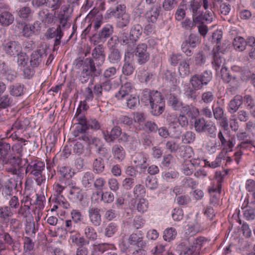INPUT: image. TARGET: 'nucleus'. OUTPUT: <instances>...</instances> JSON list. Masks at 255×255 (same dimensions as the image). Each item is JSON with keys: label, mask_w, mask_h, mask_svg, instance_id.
<instances>
[{"label": "nucleus", "mask_w": 255, "mask_h": 255, "mask_svg": "<svg viewBox=\"0 0 255 255\" xmlns=\"http://www.w3.org/2000/svg\"><path fill=\"white\" fill-rule=\"evenodd\" d=\"M0 162L5 166V170L8 172L17 176V179L19 180L23 179L24 168L19 166L21 159L19 157L8 155L6 157H2Z\"/></svg>", "instance_id": "nucleus-1"}, {"label": "nucleus", "mask_w": 255, "mask_h": 255, "mask_svg": "<svg viewBox=\"0 0 255 255\" xmlns=\"http://www.w3.org/2000/svg\"><path fill=\"white\" fill-rule=\"evenodd\" d=\"M204 241L203 237H199L188 246L184 242L180 243L177 247V250L181 255H198Z\"/></svg>", "instance_id": "nucleus-2"}, {"label": "nucleus", "mask_w": 255, "mask_h": 255, "mask_svg": "<svg viewBox=\"0 0 255 255\" xmlns=\"http://www.w3.org/2000/svg\"><path fill=\"white\" fill-rule=\"evenodd\" d=\"M194 127L196 131L198 133L206 132L213 138L216 136V127L215 124L211 121L206 120L204 118L195 119Z\"/></svg>", "instance_id": "nucleus-3"}, {"label": "nucleus", "mask_w": 255, "mask_h": 255, "mask_svg": "<svg viewBox=\"0 0 255 255\" xmlns=\"http://www.w3.org/2000/svg\"><path fill=\"white\" fill-rule=\"evenodd\" d=\"M211 79L210 74L207 72H205L201 75L195 74L193 75L190 82L194 90H191L189 92L187 91L186 96H191L194 94L195 90L201 89L204 84L207 85L211 80Z\"/></svg>", "instance_id": "nucleus-4"}, {"label": "nucleus", "mask_w": 255, "mask_h": 255, "mask_svg": "<svg viewBox=\"0 0 255 255\" xmlns=\"http://www.w3.org/2000/svg\"><path fill=\"white\" fill-rule=\"evenodd\" d=\"M142 104L147 105L150 104L151 109V114L154 116H159L163 112L164 108L162 105H158L157 104L159 103L161 104L163 100L162 97H141L139 99Z\"/></svg>", "instance_id": "nucleus-5"}, {"label": "nucleus", "mask_w": 255, "mask_h": 255, "mask_svg": "<svg viewBox=\"0 0 255 255\" xmlns=\"http://www.w3.org/2000/svg\"><path fill=\"white\" fill-rule=\"evenodd\" d=\"M81 74L84 79L81 78V80L83 82L88 80L90 77L96 76L100 74V72L97 71L93 60L87 59L83 66Z\"/></svg>", "instance_id": "nucleus-6"}, {"label": "nucleus", "mask_w": 255, "mask_h": 255, "mask_svg": "<svg viewBox=\"0 0 255 255\" xmlns=\"http://www.w3.org/2000/svg\"><path fill=\"white\" fill-rule=\"evenodd\" d=\"M147 157L143 152H136L132 156V160L136 168H139L141 172H144L147 168Z\"/></svg>", "instance_id": "nucleus-7"}, {"label": "nucleus", "mask_w": 255, "mask_h": 255, "mask_svg": "<svg viewBox=\"0 0 255 255\" xmlns=\"http://www.w3.org/2000/svg\"><path fill=\"white\" fill-rule=\"evenodd\" d=\"M45 168V164L41 161H32L28 164L25 169V174L29 173L36 177H40Z\"/></svg>", "instance_id": "nucleus-8"}, {"label": "nucleus", "mask_w": 255, "mask_h": 255, "mask_svg": "<svg viewBox=\"0 0 255 255\" xmlns=\"http://www.w3.org/2000/svg\"><path fill=\"white\" fill-rule=\"evenodd\" d=\"M201 3L197 0H191L190 2L189 9L192 13L193 22L196 24L197 21L201 20L202 11L201 10Z\"/></svg>", "instance_id": "nucleus-9"}, {"label": "nucleus", "mask_w": 255, "mask_h": 255, "mask_svg": "<svg viewBox=\"0 0 255 255\" xmlns=\"http://www.w3.org/2000/svg\"><path fill=\"white\" fill-rule=\"evenodd\" d=\"M135 55L138 57V62L139 64L145 63L149 58V55L147 52V46L144 43L138 45L136 48Z\"/></svg>", "instance_id": "nucleus-10"}, {"label": "nucleus", "mask_w": 255, "mask_h": 255, "mask_svg": "<svg viewBox=\"0 0 255 255\" xmlns=\"http://www.w3.org/2000/svg\"><path fill=\"white\" fill-rule=\"evenodd\" d=\"M100 209L97 207H90L88 209L89 220L94 226H99L102 223Z\"/></svg>", "instance_id": "nucleus-11"}, {"label": "nucleus", "mask_w": 255, "mask_h": 255, "mask_svg": "<svg viewBox=\"0 0 255 255\" xmlns=\"http://www.w3.org/2000/svg\"><path fill=\"white\" fill-rule=\"evenodd\" d=\"M5 52L10 55H17L21 50V46L16 41L5 42L2 45Z\"/></svg>", "instance_id": "nucleus-12"}, {"label": "nucleus", "mask_w": 255, "mask_h": 255, "mask_svg": "<svg viewBox=\"0 0 255 255\" xmlns=\"http://www.w3.org/2000/svg\"><path fill=\"white\" fill-rule=\"evenodd\" d=\"M1 239H3L5 244L11 247L13 252H20V244L19 241L13 239L8 233L5 232Z\"/></svg>", "instance_id": "nucleus-13"}, {"label": "nucleus", "mask_w": 255, "mask_h": 255, "mask_svg": "<svg viewBox=\"0 0 255 255\" xmlns=\"http://www.w3.org/2000/svg\"><path fill=\"white\" fill-rule=\"evenodd\" d=\"M78 123L73 131V135L75 137H78L80 134L86 132V131L89 128L88 122L85 117H79L78 118Z\"/></svg>", "instance_id": "nucleus-14"}, {"label": "nucleus", "mask_w": 255, "mask_h": 255, "mask_svg": "<svg viewBox=\"0 0 255 255\" xmlns=\"http://www.w3.org/2000/svg\"><path fill=\"white\" fill-rule=\"evenodd\" d=\"M121 133V129L119 127H115L113 128L110 133L108 131H103L104 139L108 142H113L118 138Z\"/></svg>", "instance_id": "nucleus-15"}, {"label": "nucleus", "mask_w": 255, "mask_h": 255, "mask_svg": "<svg viewBox=\"0 0 255 255\" xmlns=\"http://www.w3.org/2000/svg\"><path fill=\"white\" fill-rule=\"evenodd\" d=\"M45 56V50L43 49L34 51L31 55V65L33 67L38 66Z\"/></svg>", "instance_id": "nucleus-16"}, {"label": "nucleus", "mask_w": 255, "mask_h": 255, "mask_svg": "<svg viewBox=\"0 0 255 255\" xmlns=\"http://www.w3.org/2000/svg\"><path fill=\"white\" fill-rule=\"evenodd\" d=\"M223 32L220 30H217L212 35V43L215 45L218 51H222L224 43L222 40Z\"/></svg>", "instance_id": "nucleus-17"}, {"label": "nucleus", "mask_w": 255, "mask_h": 255, "mask_svg": "<svg viewBox=\"0 0 255 255\" xmlns=\"http://www.w3.org/2000/svg\"><path fill=\"white\" fill-rule=\"evenodd\" d=\"M46 36L50 38H55V46L59 44L60 43V40L63 36L60 25H58L56 29L53 28L49 29L47 31Z\"/></svg>", "instance_id": "nucleus-18"}, {"label": "nucleus", "mask_w": 255, "mask_h": 255, "mask_svg": "<svg viewBox=\"0 0 255 255\" xmlns=\"http://www.w3.org/2000/svg\"><path fill=\"white\" fill-rule=\"evenodd\" d=\"M118 40L120 43L123 45H128L131 49L134 47L135 42L134 39L131 38V36H130V34L128 32L121 33L118 37Z\"/></svg>", "instance_id": "nucleus-19"}, {"label": "nucleus", "mask_w": 255, "mask_h": 255, "mask_svg": "<svg viewBox=\"0 0 255 255\" xmlns=\"http://www.w3.org/2000/svg\"><path fill=\"white\" fill-rule=\"evenodd\" d=\"M18 28L21 31V33L24 36L29 37L34 33L35 27L32 24L21 22L18 23Z\"/></svg>", "instance_id": "nucleus-20"}, {"label": "nucleus", "mask_w": 255, "mask_h": 255, "mask_svg": "<svg viewBox=\"0 0 255 255\" xmlns=\"http://www.w3.org/2000/svg\"><path fill=\"white\" fill-rule=\"evenodd\" d=\"M12 215V213L8 206L0 207V223L7 224L9 221V217Z\"/></svg>", "instance_id": "nucleus-21"}, {"label": "nucleus", "mask_w": 255, "mask_h": 255, "mask_svg": "<svg viewBox=\"0 0 255 255\" xmlns=\"http://www.w3.org/2000/svg\"><path fill=\"white\" fill-rule=\"evenodd\" d=\"M112 150L115 159L120 161H122L124 159L126 153L124 148L121 145L115 144L112 147Z\"/></svg>", "instance_id": "nucleus-22"}, {"label": "nucleus", "mask_w": 255, "mask_h": 255, "mask_svg": "<svg viewBox=\"0 0 255 255\" xmlns=\"http://www.w3.org/2000/svg\"><path fill=\"white\" fill-rule=\"evenodd\" d=\"M94 179V175L93 173L91 172L84 173L81 179L83 186L86 188H90L92 186Z\"/></svg>", "instance_id": "nucleus-23"}, {"label": "nucleus", "mask_w": 255, "mask_h": 255, "mask_svg": "<svg viewBox=\"0 0 255 255\" xmlns=\"http://www.w3.org/2000/svg\"><path fill=\"white\" fill-rule=\"evenodd\" d=\"M13 20V15L9 12L4 11L0 14V23L4 26H7L11 24Z\"/></svg>", "instance_id": "nucleus-24"}, {"label": "nucleus", "mask_w": 255, "mask_h": 255, "mask_svg": "<svg viewBox=\"0 0 255 255\" xmlns=\"http://www.w3.org/2000/svg\"><path fill=\"white\" fill-rule=\"evenodd\" d=\"M84 233L86 239H87L89 241H94L97 239L98 234L97 232L95 229L90 226H87L84 228Z\"/></svg>", "instance_id": "nucleus-25"}, {"label": "nucleus", "mask_w": 255, "mask_h": 255, "mask_svg": "<svg viewBox=\"0 0 255 255\" xmlns=\"http://www.w3.org/2000/svg\"><path fill=\"white\" fill-rule=\"evenodd\" d=\"M70 239L73 243L76 244L77 246H85L89 244V241L86 239L84 237L81 236L79 232L70 236Z\"/></svg>", "instance_id": "nucleus-26"}, {"label": "nucleus", "mask_w": 255, "mask_h": 255, "mask_svg": "<svg viewBox=\"0 0 255 255\" xmlns=\"http://www.w3.org/2000/svg\"><path fill=\"white\" fill-rule=\"evenodd\" d=\"M160 10L159 8H152L146 13V18L148 22L154 23L159 16Z\"/></svg>", "instance_id": "nucleus-27"}, {"label": "nucleus", "mask_w": 255, "mask_h": 255, "mask_svg": "<svg viewBox=\"0 0 255 255\" xmlns=\"http://www.w3.org/2000/svg\"><path fill=\"white\" fill-rule=\"evenodd\" d=\"M105 169V164L103 160L101 158H97L94 159L93 162V170L95 173L101 174Z\"/></svg>", "instance_id": "nucleus-28"}, {"label": "nucleus", "mask_w": 255, "mask_h": 255, "mask_svg": "<svg viewBox=\"0 0 255 255\" xmlns=\"http://www.w3.org/2000/svg\"><path fill=\"white\" fill-rule=\"evenodd\" d=\"M30 122L27 118L17 119L12 125V128L25 130L29 125Z\"/></svg>", "instance_id": "nucleus-29"}, {"label": "nucleus", "mask_w": 255, "mask_h": 255, "mask_svg": "<svg viewBox=\"0 0 255 255\" xmlns=\"http://www.w3.org/2000/svg\"><path fill=\"white\" fill-rule=\"evenodd\" d=\"M37 229L35 227L34 222L32 219H26L25 225V233L31 237H34Z\"/></svg>", "instance_id": "nucleus-30"}, {"label": "nucleus", "mask_w": 255, "mask_h": 255, "mask_svg": "<svg viewBox=\"0 0 255 255\" xmlns=\"http://www.w3.org/2000/svg\"><path fill=\"white\" fill-rule=\"evenodd\" d=\"M233 46L236 50L243 51L246 48V43L243 37L239 36L234 38Z\"/></svg>", "instance_id": "nucleus-31"}, {"label": "nucleus", "mask_w": 255, "mask_h": 255, "mask_svg": "<svg viewBox=\"0 0 255 255\" xmlns=\"http://www.w3.org/2000/svg\"><path fill=\"white\" fill-rule=\"evenodd\" d=\"M177 232L175 229L170 227L164 230L163 238L165 241L170 242L175 238Z\"/></svg>", "instance_id": "nucleus-32"}, {"label": "nucleus", "mask_w": 255, "mask_h": 255, "mask_svg": "<svg viewBox=\"0 0 255 255\" xmlns=\"http://www.w3.org/2000/svg\"><path fill=\"white\" fill-rule=\"evenodd\" d=\"M118 231V226L114 222L109 223L105 229L104 235L106 237H112Z\"/></svg>", "instance_id": "nucleus-33"}, {"label": "nucleus", "mask_w": 255, "mask_h": 255, "mask_svg": "<svg viewBox=\"0 0 255 255\" xmlns=\"http://www.w3.org/2000/svg\"><path fill=\"white\" fill-rule=\"evenodd\" d=\"M232 100L229 104V110L230 113L236 112L242 103V97H238Z\"/></svg>", "instance_id": "nucleus-34"}, {"label": "nucleus", "mask_w": 255, "mask_h": 255, "mask_svg": "<svg viewBox=\"0 0 255 255\" xmlns=\"http://www.w3.org/2000/svg\"><path fill=\"white\" fill-rule=\"evenodd\" d=\"M180 110L182 115H187L189 117H195L196 113L198 112L197 109L188 105L184 106L183 105Z\"/></svg>", "instance_id": "nucleus-35"}, {"label": "nucleus", "mask_w": 255, "mask_h": 255, "mask_svg": "<svg viewBox=\"0 0 255 255\" xmlns=\"http://www.w3.org/2000/svg\"><path fill=\"white\" fill-rule=\"evenodd\" d=\"M168 104L175 110H179L183 105L182 102L177 97H170Z\"/></svg>", "instance_id": "nucleus-36"}, {"label": "nucleus", "mask_w": 255, "mask_h": 255, "mask_svg": "<svg viewBox=\"0 0 255 255\" xmlns=\"http://www.w3.org/2000/svg\"><path fill=\"white\" fill-rule=\"evenodd\" d=\"M10 148V146L9 143L0 140V161L2 157H6L8 156V153Z\"/></svg>", "instance_id": "nucleus-37"}, {"label": "nucleus", "mask_w": 255, "mask_h": 255, "mask_svg": "<svg viewBox=\"0 0 255 255\" xmlns=\"http://www.w3.org/2000/svg\"><path fill=\"white\" fill-rule=\"evenodd\" d=\"M18 16L24 20H28L32 15L31 8L28 6H23L20 8L18 12Z\"/></svg>", "instance_id": "nucleus-38"}, {"label": "nucleus", "mask_w": 255, "mask_h": 255, "mask_svg": "<svg viewBox=\"0 0 255 255\" xmlns=\"http://www.w3.org/2000/svg\"><path fill=\"white\" fill-rule=\"evenodd\" d=\"M70 214L73 222L76 224L80 223L84 220V216L79 210L73 209Z\"/></svg>", "instance_id": "nucleus-39"}, {"label": "nucleus", "mask_w": 255, "mask_h": 255, "mask_svg": "<svg viewBox=\"0 0 255 255\" xmlns=\"http://www.w3.org/2000/svg\"><path fill=\"white\" fill-rule=\"evenodd\" d=\"M178 70L181 76H186L190 74L189 64L185 61H181L180 63Z\"/></svg>", "instance_id": "nucleus-40"}, {"label": "nucleus", "mask_w": 255, "mask_h": 255, "mask_svg": "<svg viewBox=\"0 0 255 255\" xmlns=\"http://www.w3.org/2000/svg\"><path fill=\"white\" fill-rule=\"evenodd\" d=\"M193 154V149L190 146H184L183 149L180 151V156H181L184 160H188V158H190L192 157Z\"/></svg>", "instance_id": "nucleus-41"}, {"label": "nucleus", "mask_w": 255, "mask_h": 255, "mask_svg": "<svg viewBox=\"0 0 255 255\" xmlns=\"http://www.w3.org/2000/svg\"><path fill=\"white\" fill-rule=\"evenodd\" d=\"M182 170L184 174L190 175L193 173L194 168L189 160H184L182 164Z\"/></svg>", "instance_id": "nucleus-42"}, {"label": "nucleus", "mask_w": 255, "mask_h": 255, "mask_svg": "<svg viewBox=\"0 0 255 255\" xmlns=\"http://www.w3.org/2000/svg\"><path fill=\"white\" fill-rule=\"evenodd\" d=\"M59 182L60 183H56L53 185V189L57 196L60 195L66 187L64 179H61L59 180Z\"/></svg>", "instance_id": "nucleus-43"}, {"label": "nucleus", "mask_w": 255, "mask_h": 255, "mask_svg": "<svg viewBox=\"0 0 255 255\" xmlns=\"http://www.w3.org/2000/svg\"><path fill=\"white\" fill-rule=\"evenodd\" d=\"M113 32V27L112 25H108L103 27L100 32L99 36L100 38H106L109 37Z\"/></svg>", "instance_id": "nucleus-44"}, {"label": "nucleus", "mask_w": 255, "mask_h": 255, "mask_svg": "<svg viewBox=\"0 0 255 255\" xmlns=\"http://www.w3.org/2000/svg\"><path fill=\"white\" fill-rule=\"evenodd\" d=\"M133 192L135 198H142L145 194V189L143 185L137 184L134 187Z\"/></svg>", "instance_id": "nucleus-45"}, {"label": "nucleus", "mask_w": 255, "mask_h": 255, "mask_svg": "<svg viewBox=\"0 0 255 255\" xmlns=\"http://www.w3.org/2000/svg\"><path fill=\"white\" fill-rule=\"evenodd\" d=\"M195 139V134L191 131H186L182 137V141L184 143L188 144L193 142Z\"/></svg>", "instance_id": "nucleus-46"}, {"label": "nucleus", "mask_w": 255, "mask_h": 255, "mask_svg": "<svg viewBox=\"0 0 255 255\" xmlns=\"http://www.w3.org/2000/svg\"><path fill=\"white\" fill-rule=\"evenodd\" d=\"M221 77L223 80L227 83L231 82L232 81L235 82V78L232 77L228 71V69L225 67H222L221 70Z\"/></svg>", "instance_id": "nucleus-47"}, {"label": "nucleus", "mask_w": 255, "mask_h": 255, "mask_svg": "<svg viewBox=\"0 0 255 255\" xmlns=\"http://www.w3.org/2000/svg\"><path fill=\"white\" fill-rule=\"evenodd\" d=\"M29 204H24L21 206L18 210V214L22 216L24 218H28V219H32V217L29 211Z\"/></svg>", "instance_id": "nucleus-48"}, {"label": "nucleus", "mask_w": 255, "mask_h": 255, "mask_svg": "<svg viewBox=\"0 0 255 255\" xmlns=\"http://www.w3.org/2000/svg\"><path fill=\"white\" fill-rule=\"evenodd\" d=\"M195 64L198 66L204 65L206 62V56L203 51H199L194 57Z\"/></svg>", "instance_id": "nucleus-49"}, {"label": "nucleus", "mask_w": 255, "mask_h": 255, "mask_svg": "<svg viewBox=\"0 0 255 255\" xmlns=\"http://www.w3.org/2000/svg\"><path fill=\"white\" fill-rule=\"evenodd\" d=\"M148 201L144 198H140L136 206L137 211L140 213H143L148 209Z\"/></svg>", "instance_id": "nucleus-50"}, {"label": "nucleus", "mask_w": 255, "mask_h": 255, "mask_svg": "<svg viewBox=\"0 0 255 255\" xmlns=\"http://www.w3.org/2000/svg\"><path fill=\"white\" fill-rule=\"evenodd\" d=\"M145 185L149 189H156L157 187V179L148 176L145 179Z\"/></svg>", "instance_id": "nucleus-51"}, {"label": "nucleus", "mask_w": 255, "mask_h": 255, "mask_svg": "<svg viewBox=\"0 0 255 255\" xmlns=\"http://www.w3.org/2000/svg\"><path fill=\"white\" fill-rule=\"evenodd\" d=\"M59 172L63 178V179H68L72 177L71 174V169L67 166H61L59 168Z\"/></svg>", "instance_id": "nucleus-52"}, {"label": "nucleus", "mask_w": 255, "mask_h": 255, "mask_svg": "<svg viewBox=\"0 0 255 255\" xmlns=\"http://www.w3.org/2000/svg\"><path fill=\"white\" fill-rule=\"evenodd\" d=\"M176 4V0H164L162 6L164 10L170 11L174 8Z\"/></svg>", "instance_id": "nucleus-53"}, {"label": "nucleus", "mask_w": 255, "mask_h": 255, "mask_svg": "<svg viewBox=\"0 0 255 255\" xmlns=\"http://www.w3.org/2000/svg\"><path fill=\"white\" fill-rule=\"evenodd\" d=\"M163 178L167 181L176 178L178 176V172L175 170L167 171L163 173Z\"/></svg>", "instance_id": "nucleus-54"}, {"label": "nucleus", "mask_w": 255, "mask_h": 255, "mask_svg": "<svg viewBox=\"0 0 255 255\" xmlns=\"http://www.w3.org/2000/svg\"><path fill=\"white\" fill-rule=\"evenodd\" d=\"M170 117L171 120L173 119L174 121L177 120L179 125L182 127H186L188 124V119L185 115L180 114L178 118H177V116L175 115L170 116Z\"/></svg>", "instance_id": "nucleus-55"}, {"label": "nucleus", "mask_w": 255, "mask_h": 255, "mask_svg": "<svg viewBox=\"0 0 255 255\" xmlns=\"http://www.w3.org/2000/svg\"><path fill=\"white\" fill-rule=\"evenodd\" d=\"M141 237L142 236L140 235H138L135 233L131 234L128 239V245L126 246V248L127 249L128 248L129 245L135 246Z\"/></svg>", "instance_id": "nucleus-56"}, {"label": "nucleus", "mask_w": 255, "mask_h": 255, "mask_svg": "<svg viewBox=\"0 0 255 255\" xmlns=\"http://www.w3.org/2000/svg\"><path fill=\"white\" fill-rule=\"evenodd\" d=\"M212 110L214 117L217 120H220L225 117L224 113V111L222 108L220 107H215L214 106H213Z\"/></svg>", "instance_id": "nucleus-57"}, {"label": "nucleus", "mask_w": 255, "mask_h": 255, "mask_svg": "<svg viewBox=\"0 0 255 255\" xmlns=\"http://www.w3.org/2000/svg\"><path fill=\"white\" fill-rule=\"evenodd\" d=\"M111 13L118 18H120V15L126 13L125 5L121 4L117 5L116 8L113 9Z\"/></svg>", "instance_id": "nucleus-58"}, {"label": "nucleus", "mask_w": 255, "mask_h": 255, "mask_svg": "<svg viewBox=\"0 0 255 255\" xmlns=\"http://www.w3.org/2000/svg\"><path fill=\"white\" fill-rule=\"evenodd\" d=\"M221 188L222 183L214 181L211 186L209 187L208 191L211 194L216 192L220 194L221 191Z\"/></svg>", "instance_id": "nucleus-59"}, {"label": "nucleus", "mask_w": 255, "mask_h": 255, "mask_svg": "<svg viewBox=\"0 0 255 255\" xmlns=\"http://www.w3.org/2000/svg\"><path fill=\"white\" fill-rule=\"evenodd\" d=\"M23 240L25 252H30L34 248V243L30 237H25L23 238Z\"/></svg>", "instance_id": "nucleus-60"}, {"label": "nucleus", "mask_w": 255, "mask_h": 255, "mask_svg": "<svg viewBox=\"0 0 255 255\" xmlns=\"http://www.w3.org/2000/svg\"><path fill=\"white\" fill-rule=\"evenodd\" d=\"M131 90V84L129 83H127L121 87L119 91V94L121 96H127L130 94Z\"/></svg>", "instance_id": "nucleus-61"}, {"label": "nucleus", "mask_w": 255, "mask_h": 255, "mask_svg": "<svg viewBox=\"0 0 255 255\" xmlns=\"http://www.w3.org/2000/svg\"><path fill=\"white\" fill-rule=\"evenodd\" d=\"M227 170L223 169L222 171H217L215 172L214 178L216 182L222 183L225 176L228 174Z\"/></svg>", "instance_id": "nucleus-62"}, {"label": "nucleus", "mask_w": 255, "mask_h": 255, "mask_svg": "<svg viewBox=\"0 0 255 255\" xmlns=\"http://www.w3.org/2000/svg\"><path fill=\"white\" fill-rule=\"evenodd\" d=\"M165 148L171 152H175L179 148V144L174 140H169L166 143Z\"/></svg>", "instance_id": "nucleus-63"}, {"label": "nucleus", "mask_w": 255, "mask_h": 255, "mask_svg": "<svg viewBox=\"0 0 255 255\" xmlns=\"http://www.w3.org/2000/svg\"><path fill=\"white\" fill-rule=\"evenodd\" d=\"M165 251V246L162 244H157L151 250V252L153 255H162Z\"/></svg>", "instance_id": "nucleus-64"}]
</instances>
